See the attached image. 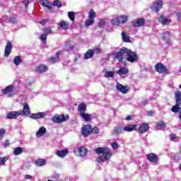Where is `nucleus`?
Here are the masks:
<instances>
[{
  "label": "nucleus",
  "mask_w": 181,
  "mask_h": 181,
  "mask_svg": "<svg viewBox=\"0 0 181 181\" xmlns=\"http://www.w3.org/2000/svg\"><path fill=\"white\" fill-rule=\"evenodd\" d=\"M80 117L83 118L86 122H90V121H91V115L90 114L82 113V115H80Z\"/></svg>",
  "instance_id": "obj_31"
},
{
  "label": "nucleus",
  "mask_w": 181,
  "mask_h": 181,
  "mask_svg": "<svg viewBox=\"0 0 181 181\" xmlns=\"http://www.w3.org/2000/svg\"><path fill=\"white\" fill-rule=\"evenodd\" d=\"M23 4L25 5V9L29 6V0H23Z\"/></svg>",
  "instance_id": "obj_53"
},
{
  "label": "nucleus",
  "mask_w": 181,
  "mask_h": 181,
  "mask_svg": "<svg viewBox=\"0 0 181 181\" xmlns=\"http://www.w3.org/2000/svg\"><path fill=\"white\" fill-rule=\"evenodd\" d=\"M53 6H57V8H62V5L60 1L59 0H55L52 3Z\"/></svg>",
  "instance_id": "obj_46"
},
{
  "label": "nucleus",
  "mask_w": 181,
  "mask_h": 181,
  "mask_svg": "<svg viewBox=\"0 0 181 181\" xmlns=\"http://www.w3.org/2000/svg\"><path fill=\"white\" fill-rule=\"evenodd\" d=\"M115 73L114 71H108L105 73V77L108 78V77H114V75Z\"/></svg>",
  "instance_id": "obj_45"
},
{
  "label": "nucleus",
  "mask_w": 181,
  "mask_h": 181,
  "mask_svg": "<svg viewBox=\"0 0 181 181\" xmlns=\"http://www.w3.org/2000/svg\"><path fill=\"white\" fill-rule=\"evenodd\" d=\"M22 105L23 108V110L19 112V115H22V117L29 115V114H30V108H29V105H28V103H23Z\"/></svg>",
  "instance_id": "obj_11"
},
{
  "label": "nucleus",
  "mask_w": 181,
  "mask_h": 181,
  "mask_svg": "<svg viewBox=\"0 0 181 181\" xmlns=\"http://www.w3.org/2000/svg\"><path fill=\"white\" fill-rule=\"evenodd\" d=\"M180 106L177 105L176 103H175V105H173L172 107H171V111L172 112H179V111H180Z\"/></svg>",
  "instance_id": "obj_38"
},
{
  "label": "nucleus",
  "mask_w": 181,
  "mask_h": 181,
  "mask_svg": "<svg viewBox=\"0 0 181 181\" xmlns=\"http://www.w3.org/2000/svg\"><path fill=\"white\" fill-rule=\"evenodd\" d=\"M23 152V149L22 147H16L13 151V155L18 156V155H21Z\"/></svg>",
  "instance_id": "obj_35"
},
{
  "label": "nucleus",
  "mask_w": 181,
  "mask_h": 181,
  "mask_svg": "<svg viewBox=\"0 0 181 181\" xmlns=\"http://www.w3.org/2000/svg\"><path fill=\"white\" fill-rule=\"evenodd\" d=\"M95 52L98 54L101 53V49L100 48H96Z\"/></svg>",
  "instance_id": "obj_63"
},
{
  "label": "nucleus",
  "mask_w": 181,
  "mask_h": 181,
  "mask_svg": "<svg viewBox=\"0 0 181 181\" xmlns=\"http://www.w3.org/2000/svg\"><path fill=\"white\" fill-rule=\"evenodd\" d=\"M124 127L122 126H119L118 127H116L113 130V134L114 135H119V134H122L124 132Z\"/></svg>",
  "instance_id": "obj_28"
},
{
  "label": "nucleus",
  "mask_w": 181,
  "mask_h": 181,
  "mask_svg": "<svg viewBox=\"0 0 181 181\" xmlns=\"http://www.w3.org/2000/svg\"><path fill=\"white\" fill-rule=\"evenodd\" d=\"M16 88L12 85H9L3 90H1L2 94L4 95H8L9 97L12 96V94H16Z\"/></svg>",
  "instance_id": "obj_5"
},
{
  "label": "nucleus",
  "mask_w": 181,
  "mask_h": 181,
  "mask_svg": "<svg viewBox=\"0 0 181 181\" xmlns=\"http://www.w3.org/2000/svg\"><path fill=\"white\" fill-rule=\"evenodd\" d=\"M40 3L42 4L43 6H45V8H47V9L49 11L52 9V3L49 2L48 1H42Z\"/></svg>",
  "instance_id": "obj_36"
},
{
  "label": "nucleus",
  "mask_w": 181,
  "mask_h": 181,
  "mask_svg": "<svg viewBox=\"0 0 181 181\" xmlns=\"http://www.w3.org/2000/svg\"><path fill=\"white\" fill-rule=\"evenodd\" d=\"M100 132V128L97 127H91V134H98Z\"/></svg>",
  "instance_id": "obj_47"
},
{
  "label": "nucleus",
  "mask_w": 181,
  "mask_h": 181,
  "mask_svg": "<svg viewBox=\"0 0 181 181\" xmlns=\"http://www.w3.org/2000/svg\"><path fill=\"white\" fill-rule=\"evenodd\" d=\"M105 26V20L100 19V23L98 24V28H104Z\"/></svg>",
  "instance_id": "obj_48"
},
{
  "label": "nucleus",
  "mask_w": 181,
  "mask_h": 181,
  "mask_svg": "<svg viewBox=\"0 0 181 181\" xmlns=\"http://www.w3.org/2000/svg\"><path fill=\"white\" fill-rule=\"evenodd\" d=\"M46 134V128L45 127H40L36 133L37 138H40L42 135Z\"/></svg>",
  "instance_id": "obj_27"
},
{
  "label": "nucleus",
  "mask_w": 181,
  "mask_h": 181,
  "mask_svg": "<svg viewBox=\"0 0 181 181\" xmlns=\"http://www.w3.org/2000/svg\"><path fill=\"white\" fill-rule=\"evenodd\" d=\"M126 22H128V17L124 15L116 17L111 21L112 25L115 26H119L121 23H125Z\"/></svg>",
  "instance_id": "obj_3"
},
{
  "label": "nucleus",
  "mask_w": 181,
  "mask_h": 181,
  "mask_svg": "<svg viewBox=\"0 0 181 181\" xmlns=\"http://www.w3.org/2000/svg\"><path fill=\"white\" fill-rule=\"evenodd\" d=\"M176 16H177V21H179V22H180V21H181V13L180 12H177L176 13Z\"/></svg>",
  "instance_id": "obj_54"
},
{
  "label": "nucleus",
  "mask_w": 181,
  "mask_h": 181,
  "mask_svg": "<svg viewBox=\"0 0 181 181\" xmlns=\"http://www.w3.org/2000/svg\"><path fill=\"white\" fill-rule=\"evenodd\" d=\"M6 163V158H0V166L1 165H5V163Z\"/></svg>",
  "instance_id": "obj_52"
},
{
  "label": "nucleus",
  "mask_w": 181,
  "mask_h": 181,
  "mask_svg": "<svg viewBox=\"0 0 181 181\" xmlns=\"http://www.w3.org/2000/svg\"><path fill=\"white\" fill-rule=\"evenodd\" d=\"M141 105H144V106L147 105L148 100L145 99V100H141Z\"/></svg>",
  "instance_id": "obj_55"
},
{
  "label": "nucleus",
  "mask_w": 181,
  "mask_h": 181,
  "mask_svg": "<svg viewBox=\"0 0 181 181\" xmlns=\"http://www.w3.org/2000/svg\"><path fill=\"white\" fill-rule=\"evenodd\" d=\"M68 18L71 21V22H74V19H76V14H74V12L69 11L68 12Z\"/></svg>",
  "instance_id": "obj_39"
},
{
  "label": "nucleus",
  "mask_w": 181,
  "mask_h": 181,
  "mask_svg": "<svg viewBox=\"0 0 181 181\" xmlns=\"http://www.w3.org/2000/svg\"><path fill=\"white\" fill-rule=\"evenodd\" d=\"M12 52V42H7L4 49V57H8Z\"/></svg>",
  "instance_id": "obj_15"
},
{
  "label": "nucleus",
  "mask_w": 181,
  "mask_h": 181,
  "mask_svg": "<svg viewBox=\"0 0 181 181\" xmlns=\"http://www.w3.org/2000/svg\"><path fill=\"white\" fill-rule=\"evenodd\" d=\"M59 26L60 29H63L64 30H68V29H70L71 28V25L70 23L66 22V21H61L59 22Z\"/></svg>",
  "instance_id": "obj_16"
},
{
  "label": "nucleus",
  "mask_w": 181,
  "mask_h": 181,
  "mask_svg": "<svg viewBox=\"0 0 181 181\" xmlns=\"http://www.w3.org/2000/svg\"><path fill=\"white\" fill-rule=\"evenodd\" d=\"M95 152L98 155L103 154V156L97 158L96 162H98V163H103L105 160L111 159V156H112V153L108 147H99L95 149Z\"/></svg>",
  "instance_id": "obj_2"
},
{
  "label": "nucleus",
  "mask_w": 181,
  "mask_h": 181,
  "mask_svg": "<svg viewBox=\"0 0 181 181\" xmlns=\"http://www.w3.org/2000/svg\"><path fill=\"white\" fill-rule=\"evenodd\" d=\"M136 127L138 124H128L123 128L126 132H132V131H136Z\"/></svg>",
  "instance_id": "obj_19"
},
{
  "label": "nucleus",
  "mask_w": 181,
  "mask_h": 181,
  "mask_svg": "<svg viewBox=\"0 0 181 181\" xmlns=\"http://www.w3.org/2000/svg\"><path fill=\"white\" fill-rule=\"evenodd\" d=\"M116 88L117 91H119L122 94H127L128 91H129V86H124L122 84L119 83H117Z\"/></svg>",
  "instance_id": "obj_8"
},
{
  "label": "nucleus",
  "mask_w": 181,
  "mask_h": 181,
  "mask_svg": "<svg viewBox=\"0 0 181 181\" xmlns=\"http://www.w3.org/2000/svg\"><path fill=\"white\" fill-rule=\"evenodd\" d=\"M165 127H166V124L163 121H161L160 122H157L156 124V128L157 129H163Z\"/></svg>",
  "instance_id": "obj_32"
},
{
  "label": "nucleus",
  "mask_w": 181,
  "mask_h": 181,
  "mask_svg": "<svg viewBox=\"0 0 181 181\" xmlns=\"http://www.w3.org/2000/svg\"><path fill=\"white\" fill-rule=\"evenodd\" d=\"M75 46L76 43L71 42V41H68L65 43L64 50H73Z\"/></svg>",
  "instance_id": "obj_23"
},
{
  "label": "nucleus",
  "mask_w": 181,
  "mask_h": 181,
  "mask_svg": "<svg viewBox=\"0 0 181 181\" xmlns=\"http://www.w3.org/2000/svg\"><path fill=\"white\" fill-rule=\"evenodd\" d=\"M158 22L162 23V25H169L172 21L165 18L163 16H160V17L158 18Z\"/></svg>",
  "instance_id": "obj_25"
},
{
  "label": "nucleus",
  "mask_w": 181,
  "mask_h": 181,
  "mask_svg": "<svg viewBox=\"0 0 181 181\" xmlns=\"http://www.w3.org/2000/svg\"><path fill=\"white\" fill-rule=\"evenodd\" d=\"M180 169L181 170V163L180 164Z\"/></svg>",
  "instance_id": "obj_64"
},
{
  "label": "nucleus",
  "mask_w": 181,
  "mask_h": 181,
  "mask_svg": "<svg viewBox=\"0 0 181 181\" xmlns=\"http://www.w3.org/2000/svg\"><path fill=\"white\" fill-rule=\"evenodd\" d=\"M42 30L44 32V35H46V36L49 35V33H53V30H52V28H43Z\"/></svg>",
  "instance_id": "obj_44"
},
{
  "label": "nucleus",
  "mask_w": 181,
  "mask_h": 181,
  "mask_svg": "<svg viewBox=\"0 0 181 181\" xmlns=\"http://www.w3.org/2000/svg\"><path fill=\"white\" fill-rule=\"evenodd\" d=\"M18 22L16 17L10 16L8 18V23H11V25H15Z\"/></svg>",
  "instance_id": "obj_40"
},
{
  "label": "nucleus",
  "mask_w": 181,
  "mask_h": 181,
  "mask_svg": "<svg viewBox=\"0 0 181 181\" xmlns=\"http://www.w3.org/2000/svg\"><path fill=\"white\" fill-rule=\"evenodd\" d=\"M163 40H164V41L166 43H169V40H170V33L166 31L165 33H163Z\"/></svg>",
  "instance_id": "obj_30"
},
{
  "label": "nucleus",
  "mask_w": 181,
  "mask_h": 181,
  "mask_svg": "<svg viewBox=\"0 0 181 181\" xmlns=\"http://www.w3.org/2000/svg\"><path fill=\"white\" fill-rule=\"evenodd\" d=\"M111 146L112 149H118V144L117 142L111 143Z\"/></svg>",
  "instance_id": "obj_51"
},
{
  "label": "nucleus",
  "mask_w": 181,
  "mask_h": 181,
  "mask_svg": "<svg viewBox=\"0 0 181 181\" xmlns=\"http://www.w3.org/2000/svg\"><path fill=\"white\" fill-rule=\"evenodd\" d=\"M122 37L123 42H125L126 43L131 42V39H129V37L127 35V33L122 32Z\"/></svg>",
  "instance_id": "obj_34"
},
{
  "label": "nucleus",
  "mask_w": 181,
  "mask_h": 181,
  "mask_svg": "<svg viewBox=\"0 0 181 181\" xmlns=\"http://www.w3.org/2000/svg\"><path fill=\"white\" fill-rule=\"evenodd\" d=\"M4 148H8L9 146V140H6L4 143Z\"/></svg>",
  "instance_id": "obj_56"
},
{
  "label": "nucleus",
  "mask_w": 181,
  "mask_h": 181,
  "mask_svg": "<svg viewBox=\"0 0 181 181\" xmlns=\"http://www.w3.org/2000/svg\"><path fill=\"white\" fill-rule=\"evenodd\" d=\"M60 117V121H61V124L62 122H66V121H69V115H62L59 116Z\"/></svg>",
  "instance_id": "obj_41"
},
{
  "label": "nucleus",
  "mask_w": 181,
  "mask_h": 181,
  "mask_svg": "<svg viewBox=\"0 0 181 181\" xmlns=\"http://www.w3.org/2000/svg\"><path fill=\"white\" fill-rule=\"evenodd\" d=\"M47 71V66L44 64H40L35 67V73H46Z\"/></svg>",
  "instance_id": "obj_17"
},
{
  "label": "nucleus",
  "mask_w": 181,
  "mask_h": 181,
  "mask_svg": "<svg viewBox=\"0 0 181 181\" xmlns=\"http://www.w3.org/2000/svg\"><path fill=\"white\" fill-rule=\"evenodd\" d=\"M13 62H14V64L16 66H19V64H21V63H22V59L21 58L20 56H16L14 58Z\"/></svg>",
  "instance_id": "obj_37"
},
{
  "label": "nucleus",
  "mask_w": 181,
  "mask_h": 181,
  "mask_svg": "<svg viewBox=\"0 0 181 181\" xmlns=\"http://www.w3.org/2000/svg\"><path fill=\"white\" fill-rule=\"evenodd\" d=\"M155 69H156V71H157V73H166V71H168V69L166 68V66L163 65V64L162 63H157L155 65Z\"/></svg>",
  "instance_id": "obj_7"
},
{
  "label": "nucleus",
  "mask_w": 181,
  "mask_h": 181,
  "mask_svg": "<svg viewBox=\"0 0 181 181\" xmlns=\"http://www.w3.org/2000/svg\"><path fill=\"white\" fill-rule=\"evenodd\" d=\"M67 153H69V149H67V148H64V149L59 150L57 152V155L59 158H64L66 156V155H67Z\"/></svg>",
  "instance_id": "obj_24"
},
{
  "label": "nucleus",
  "mask_w": 181,
  "mask_h": 181,
  "mask_svg": "<svg viewBox=\"0 0 181 181\" xmlns=\"http://www.w3.org/2000/svg\"><path fill=\"white\" fill-rule=\"evenodd\" d=\"M146 159L148 162H151L152 163H157V162H159V157L153 153L146 154Z\"/></svg>",
  "instance_id": "obj_6"
},
{
  "label": "nucleus",
  "mask_w": 181,
  "mask_h": 181,
  "mask_svg": "<svg viewBox=\"0 0 181 181\" xmlns=\"http://www.w3.org/2000/svg\"><path fill=\"white\" fill-rule=\"evenodd\" d=\"M170 139H171V141H175V139H176V134H171V135H170Z\"/></svg>",
  "instance_id": "obj_58"
},
{
  "label": "nucleus",
  "mask_w": 181,
  "mask_h": 181,
  "mask_svg": "<svg viewBox=\"0 0 181 181\" xmlns=\"http://www.w3.org/2000/svg\"><path fill=\"white\" fill-rule=\"evenodd\" d=\"M33 177H32V175H25V179H28V180H32Z\"/></svg>",
  "instance_id": "obj_61"
},
{
  "label": "nucleus",
  "mask_w": 181,
  "mask_h": 181,
  "mask_svg": "<svg viewBox=\"0 0 181 181\" xmlns=\"http://www.w3.org/2000/svg\"><path fill=\"white\" fill-rule=\"evenodd\" d=\"M87 111V105L86 103H80L78 105V112H79V115L86 113Z\"/></svg>",
  "instance_id": "obj_18"
},
{
  "label": "nucleus",
  "mask_w": 181,
  "mask_h": 181,
  "mask_svg": "<svg viewBox=\"0 0 181 181\" xmlns=\"http://www.w3.org/2000/svg\"><path fill=\"white\" fill-rule=\"evenodd\" d=\"M149 128H151L149 127V124L143 123V124H140L138 130H139V134H145V132H148V131H149Z\"/></svg>",
  "instance_id": "obj_12"
},
{
  "label": "nucleus",
  "mask_w": 181,
  "mask_h": 181,
  "mask_svg": "<svg viewBox=\"0 0 181 181\" xmlns=\"http://www.w3.org/2000/svg\"><path fill=\"white\" fill-rule=\"evenodd\" d=\"M131 119H132V117L131 115H129L125 118L126 121H131Z\"/></svg>",
  "instance_id": "obj_62"
},
{
  "label": "nucleus",
  "mask_w": 181,
  "mask_h": 181,
  "mask_svg": "<svg viewBox=\"0 0 181 181\" xmlns=\"http://www.w3.org/2000/svg\"><path fill=\"white\" fill-rule=\"evenodd\" d=\"M124 56H126V60L127 62H129V63H136V62L139 60V56H138L136 52L125 47H122L119 49V52L113 54L114 59L118 60L119 63H122Z\"/></svg>",
  "instance_id": "obj_1"
},
{
  "label": "nucleus",
  "mask_w": 181,
  "mask_h": 181,
  "mask_svg": "<svg viewBox=\"0 0 181 181\" xmlns=\"http://www.w3.org/2000/svg\"><path fill=\"white\" fill-rule=\"evenodd\" d=\"M19 112H11L7 113V115L6 116V118L7 119H16L17 117H19Z\"/></svg>",
  "instance_id": "obj_20"
},
{
  "label": "nucleus",
  "mask_w": 181,
  "mask_h": 181,
  "mask_svg": "<svg viewBox=\"0 0 181 181\" xmlns=\"http://www.w3.org/2000/svg\"><path fill=\"white\" fill-rule=\"evenodd\" d=\"M162 5H163V2L162 0H158L157 1H154L151 6V9H154L156 12H158L162 9Z\"/></svg>",
  "instance_id": "obj_10"
},
{
  "label": "nucleus",
  "mask_w": 181,
  "mask_h": 181,
  "mask_svg": "<svg viewBox=\"0 0 181 181\" xmlns=\"http://www.w3.org/2000/svg\"><path fill=\"white\" fill-rule=\"evenodd\" d=\"M175 97L176 98L175 104H177L179 107L181 106V92L178 90L175 93Z\"/></svg>",
  "instance_id": "obj_22"
},
{
  "label": "nucleus",
  "mask_w": 181,
  "mask_h": 181,
  "mask_svg": "<svg viewBox=\"0 0 181 181\" xmlns=\"http://www.w3.org/2000/svg\"><path fill=\"white\" fill-rule=\"evenodd\" d=\"M94 56V51L93 49H88L84 54V59L86 60L91 59Z\"/></svg>",
  "instance_id": "obj_29"
},
{
  "label": "nucleus",
  "mask_w": 181,
  "mask_h": 181,
  "mask_svg": "<svg viewBox=\"0 0 181 181\" xmlns=\"http://www.w3.org/2000/svg\"><path fill=\"white\" fill-rule=\"evenodd\" d=\"M60 54H61L60 52H57L56 53V57H55V58H56L57 60H59V59H60Z\"/></svg>",
  "instance_id": "obj_60"
},
{
  "label": "nucleus",
  "mask_w": 181,
  "mask_h": 181,
  "mask_svg": "<svg viewBox=\"0 0 181 181\" xmlns=\"http://www.w3.org/2000/svg\"><path fill=\"white\" fill-rule=\"evenodd\" d=\"M48 60L50 62V63H54V62H57L56 57H49Z\"/></svg>",
  "instance_id": "obj_50"
},
{
  "label": "nucleus",
  "mask_w": 181,
  "mask_h": 181,
  "mask_svg": "<svg viewBox=\"0 0 181 181\" xmlns=\"http://www.w3.org/2000/svg\"><path fill=\"white\" fill-rule=\"evenodd\" d=\"M35 165L38 167L45 166V165H46V160L42 158L35 160Z\"/></svg>",
  "instance_id": "obj_33"
},
{
  "label": "nucleus",
  "mask_w": 181,
  "mask_h": 181,
  "mask_svg": "<svg viewBox=\"0 0 181 181\" xmlns=\"http://www.w3.org/2000/svg\"><path fill=\"white\" fill-rule=\"evenodd\" d=\"M52 119L54 124H61L60 116H54Z\"/></svg>",
  "instance_id": "obj_42"
},
{
  "label": "nucleus",
  "mask_w": 181,
  "mask_h": 181,
  "mask_svg": "<svg viewBox=\"0 0 181 181\" xmlns=\"http://www.w3.org/2000/svg\"><path fill=\"white\" fill-rule=\"evenodd\" d=\"M116 73L119 76H124V74H128V73H129V70H128L127 67H122L117 71Z\"/></svg>",
  "instance_id": "obj_26"
},
{
  "label": "nucleus",
  "mask_w": 181,
  "mask_h": 181,
  "mask_svg": "<svg viewBox=\"0 0 181 181\" xmlns=\"http://www.w3.org/2000/svg\"><path fill=\"white\" fill-rule=\"evenodd\" d=\"M47 22H49V19L42 20V21H40V23L41 25H46V23H47Z\"/></svg>",
  "instance_id": "obj_57"
},
{
  "label": "nucleus",
  "mask_w": 181,
  "mask_h": 181,
  "mask_svg": "<svg viewBox=\"0 0 181 181\" xmlns=\"http://www.w3.org/2000/svg\"><path fill=\"white\" fill-rule=\"evenodd\" d=\"M91 125L90 124H86L84 125L83 127L82 128V135L85 138L86 136H88V135H91Z\"/></svg>",
  "instance_id": "obj_9"
},
{
  "label": "nucleus",
  "mask_w": 181,
  "mask_h": 181,
  "mask_svg": "<svg viewBox=\"0 0 181 181\" xmlns=\"http://www.w3.org/2000/svg\"><path fill=\"white\" fill-rule=\"evenodd\" d=\"M134 28H141L145 25V20L144 18H136L132 22Z\"/></svg>",
  "instance_id": "obj_13"
},
{
  "label": "nucleus",
  "mask_w": 181,
  "mask_h": 181,
  "mask_svg": "<svg viewBox=\"0 0 181 181\" xmlns=\"http://www.w3.org/2000/svg\"><path fill=\"white\" fill-rule=\"evenodd\" d=\"M78 151L80 156H87V153L88 152L87 148L84 146H80L78 147Z\"/></svg>",
  "instance_id": "obj_21"
},
{
  "label": "nucleus",
  "mask_w": 181,
  "mask_h": 181,
  "mask_svg": "<svg viewBox=\"0 0 181 181\" xmlns=\"http://www.w3.org/2000/svg\"><path fill=\"white\" fill-rule=\"evenodd\" d=\"M147 115H148V117H153V112L151 111V110L148 111V112H147Z\"/></svg>",
  "instance_id": "obj_59"
},
{
  "label": "nucleus",
  "mask_w": 181,
  "mask_h": 181,
  "mask_svg": "<svg viewBox=\"0 0 181 181\" xmlns=\"http://www.w3.org/2000/svg\"><path fill=\"white\" fill-rule=\"evenodd\" d=\"M6 133V131L4 129H0V139H2L4 138V135Z\"/></svg>",
  "instance_id": "obj_49"
},
{
  "label": "nucleus",
  "mask_w": 181,
  "mask_h": 181,
  "mask_svg": "<svg viewBox=\"0 0 181 181\" xmlns=\"http://www.w3.org/2000/svg\"><path fill=\"white\" fill-rule=\"evenodd\" d=\"M40 39L42 40L44 45H46V40H47V35H46V34H42L40 35Z\"/></svg>",
  "instance_id": "obj_43"
},
{
  "label": "nucleus",
  "mask_w": 181,
  "mask_h": 181,
  "mask_svg": "<svg viewBox=\"0 0 181 181\" xmlns=\"http://www.w3.org/2000/svg\"><path fill=\"white\" fill-rule=\"evenodd\" d=\"M95 18H97V14L94 10H90L88 14V19L85 22V26H93V25H94V19H95Z\"/></svg>",
  "instance_id": "obj_4"
},
{
  "label": "nucleus",
  "mask_w": 181,
  "mask_h": 181,
  "mask_svg": "<svg viewBox=\"0 0 181 181\" xmlns=\"http://www.w3.org/2000/svg\"><path fill=\"white\" fill-rule=\"evenodd\" d=\"M47 115L46 112H37V113H33L30 115V118L33 119H40L42 118H45Z\"/></svg>",
  "instance_id": "obj_14"
}]
</instances>
